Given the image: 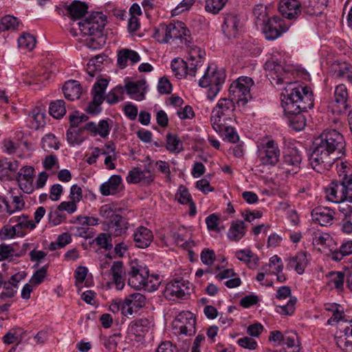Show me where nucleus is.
I'll use <instances>...</instances> for the list:
<instances>
[{
    "mask_svg": "<svg viewBox=\"0 0 352 352\" xmlns=\"http://www.w3.org/2000/svg\"><path fill=\"white\" fill-rule=\"evenodd\" d=\"M345 142L342 135L335 129L323 131L314 142L309 161L313 169L322 173L331 168L344 154Z\"/></svg>",
    "mask_w": 352,
    "mask_h": 352,
    "instance_id": "1",
    "label": "nucleus"
},
{
    "mask_svg": "<svg viewBox=\"0 0 352 352\" xmlns=\"http://www.w3.org/2000/svg\"><path fill=\"white\" fill-rule=\"evenodd\" d=\"M280 98L285 113L293 116L289 118L291 126L296 131L302 130L306 122L300 113L313 107L312 91L306 86L290 84L283 88Z\"/></svg>",
    "mask_w": 352,
    "mask_h": 352,
    "instance_id": "2",
    "label": "nucleus"
},
{
    "mask_svg": "<svg viewBox=\"0 0 352 352\" xmlns=\"http://www.w3.org/2000/svg\"><path fill=\"white\" fill-rule=\"evenodd\" d=\"M153 38L162 43H171L179 47L190 42V31L181 21L171 23L168 25L160 24L155 28Z\"/></svg>",
    "mask_w": 352,
    "mask_h": 352,
    "instance_id": "3",
    "label": "nucleus"
},
{
    "mask_svg": "<svg viewBox=\"0 0 352 352\" xmlns=\"http://www.w3.org/2000/svg\"><path fill=\"white\" fill-rule=\"evenodd\" d=\"M265 69L267 76L271 79L272 83L277 85H286V87L290 84H298L296 82H292V73L288 66H283L280 62L272 58L268 60L265 64ZM285 88V87H284Z\"/></svg>",
    "mask_w": 352,
    "mask_h": 352,
    "instance_id": "4",
    "label": "nucleus"
},
{
    "mask_svg": "<svg viewBox=\"0 0 352 352\" xmlns=\"http://www.w3.org/2000/svg\"><path fill=\"white\" fill-rule=\"evenodd\" d=\"M280 150L272 139H264L257 145V157L261 164L274 166L279 161Z\"/></svg>",
    "mask_w": 352,
    "mask_h": 352,
    "instance_id": "5",
    "label": "nucleus"
},
{
    "mask_svg": "<svg viewBox=\"0 0 352 352\" xmlns=\"http://www.w3.org/2000/svg\"><path fill=\"white\" fill-rule=\"evenodd\" d=\"M253 80L248 76H241L233 81L230 86L229 93L238 103L245 105L251 98V88Z\"/></svg>",
    "mask_w": 352,
    "mask_h": 352,
    "instance_id": "6",
    "label": "nucleus"
},
{
    "mask_svg": "<svg viewBox=\"0 0 352 352\" xmlns=\"http://www.w3.org/2000/svg\"><path fill=\"white\" fill-rule=\"evenodd\" d=\"M234 110L235 104L232 99L221 98L212 111L210 121L212 127L219 129L218 122L232 121Z\"/></svg>",
    "mask_w": 352,
    "mask_h": 352,
    "instance_id": "7",
    "label": "nucleus"
},
{
    "mask_svg": "<svg viewBox=\"0 0 352 352\" xmlns=\"http://www.w3.org/2000/svg\"><path fill=\"white\" fill-rule=\"evenodd\" d=\"M148 269L137 261H132L127 272L128 285L135 289L140 290L144 287L145 278L148 277Z\"/></svg>",
    "mask_w": 352,
    "mask_h": 352,
    "instance_id": "8",
    "label": "nucleus"
},
{
    "mask_svg": "<svg viewBox=\"0 0 352 352\" xmlns=\"http://www.w3.org/2000/svg\"><path fill=\"white\" fill-rule=\"evenodd\" d=\"M105 16L102 13H93L89 17L78 23L79 29L85 35H96L102 32L105 25Z\"/></svg>",
    "mask_w": 352,
    "mask_h": 352,
    "instance_id": "9",
    "label": "nucleus"
},
{
    "mask_svg": "<svg viewBox=\"0 0 352 352\" xmlns=\"http://www.w3.org/2000/svg\"><path fill=\"white\" fill-rule=\"evenodd\" d=\"M190 283L183 278L168 283L164 289V296L170 300L186 298L190 294Z\"/></svg>",
    "mask_w": 352,
    "mask_h": 352,
    "instance_id": "10",
    "label": "nucleus"
},
{
    "mask_svg": "<svg viewBox=\"0 0 352 352\" xmlns=\"http://www.w3.org/2000/svg\"><path fill=\"white\" fill-rule=\"evenodd\" d=\"M261 26L265 38L268 40L277 38L289 29L285 21L277 16L268 19Z\"/></svg>",
    "mask_w": 352,
    "mask_h": 352,
    "instance_id": "11",
    "label": "nucleus"
},
{
    "mask_svg": "<svg viewBox=\"0 0 352 352\" xmlns=\"http://www.w3.org/2000/svg\"><path fill=\"white\" fill-rule=\"evenodd\" d=\"M302 157L300 152L295 148H289L283 155L281 168L287 175H295L300 168Z\"/></svg>",
    "mask_w": 352,
    "mask_h": 352,
    "instance_id": "12",
    "label": "nucleus"
},
{
    "mask_svg": "<svg viewBox=\"0 0 352 352\" xmlns=\"http://www.w3.org/2000/svg\"><path fill=\"white\" fill-rule=\"evenodd\" d=\"M226 79V73L215 65H209L203 77L199 80V85L202 87L208 86H221Z\"/></svg>",
    "mask_w": 352,
    "mask_h": 352,
    "instance_id": "13",
    "label": "nucleus"
},
{
    "mask_svg": "<svg viewBox=\"0 0 352 352\" xmlns=\"http://www.w3.org/2000/svg\"><path fill=\"white\" fill-rule=\"evenodd\" d=\"M146 304V298L140 293H133L126 297L122 307V314L129 317L143 307Z\"/></svg>",
    "mask_w": 352,
    "mask_h": 352,
    "instance_id": "14",
    "label": "nucleus"
},
{
    "mask_svg": "<svg viewBox=\"0 0 352 352\" xmlns=\"http://www.w3.org/2000/svg\"><path fill=\"white\" fill-rule=\"evenodd\" d=\"M188 51V62L190 65V76H195L197 69L202 65L203 59L206 55L205 51L198 46L187 43L184 45Z\"/></svg>",
    "mask_w": 352,
    "mask_h": 352,
    "instance_id": "15",
    "label": "nucleus"
},
{
    "mask_svg": "<svg viewBox=\"0 0 352 352\" xmlns=\"http://www.w3.org/2000/svg\"><path fill=\"white\" fill-rule=\"evenodd\" d=\"M348 93L345 85L336 86L333 98L330 102L329 108L333 113L341 114L345 112L347 108L346 99Z\"/></svg>",
    "mask_w": 352,
    "mask_h": 352,
    "instance_id": "16",
    "label": "nucleus"
},
{
    "mask_svg": "<svg viewBox=\"0 0 352 352\" xmlns=\"http://www.w3.org/2000/svg\"><path fill=\"white\" fill-rule=\"evenodd\" d=\"M278 10L283 17L296 19L301 14L302 5L299 0H280Z\"/></svg>",
    "mask_w": 352,
    "mask_h": 352,
    "instance_id": "17",
    "label": "nucleus"
},
{
    "mask_svg": "<svg viewBox=\"0 0 352 352\" xmlns=\"http://www.w3.org/2000/svg\"><path fill=\"white\" fill-rule=\"evenodd\" d=\"M108 81L106 79H100L93 87L91 93L93 95V104L88 107L89 111L96 113L99 111L98 107L104 100V92L108 85Z\"/></svg>",
    "mask_w": 352,
    "mask_h": 352,
    "instance_id": "18",
    "label": "nucleus"
},
{
    "mask_svg": "<svg viewBox=\"0 0 352 352\" xmlns=\"http://www.w3.org/2000/svg\"><path fill=\"white\" fill-rule=\"evenodd\" d=\"M154 175L150 166L146 167L144 170L140 168H133L126 177L128 183L137 184L142 182L143 184H149L153 181Z\"/></svg>",
    "mask_w": 352,
    "mask_h": 352,
    "instance_id": "19",
    "label": "nucleus"
},
{
    "mask_svg": "<svg viewBox=\"0 0 352 352\" xmlns=\"http://www.w3.org/2000/svg\"><path fill=\"white\" fill-rule=\"evenodd\" d=\"M112 124L111 120H101L98 124L94 122H87L85 125V129L94 136L99 135L102 138H106L109 135Z\"/></svg>",
    "mask_w": 352,
    "mask_h": 352,
    "instance_id": "20",
    "label": "nucleus"
},
{
    "mask_svg": "<svg viewBox=\"0 0 352 352\" xmlns=\"http://www.w3.org/2000/svg\"><path fill=\"white\" fill-rule=\"evenodd\" d=\"M129 228L127 221L122 216H116L107 224L105 229L111 236H121Z\"/></svg>",
    "mask_w": 352,
    "mask_h": 352,
    "instance_id": "21",
    "label": "nucleus"
},
{
    "mask_svg": "<svg viewBox=\"0 0 352 352\" xmlns=\"http://www.w3.org/2000/svg\"><path fill=\"white\" fill-rule=\"evenodd\" d=\"M185 319H189L188 327L184 326H175L174 327L176 329H178L179 334L185 336H192L195 333V323L196 320L193 316V314L189 311H182L179 313L176 317V322H184Z\"/></svg>",
    "mask_w": 352,
    "mask_h": 352,
    "instance_id": "22",
    "label": "nucleus"
},
{
    "mask_svg": "<svg viewBox=\"0 0 352 352\" xmlns=\"http://www.w3.org/2000/svg\"><path fill=\"white\" fill-rule=\"evenodd\" d=\"M334 214L333 210L326 207H318L311 212L312 220L322 226L331 224Z\"/></svg>",
    "mask_w": 352,
    "mask_h": 352,
    "instance_id": "23",
    "label": "nucleus"
},
{
    "mask_svg": "<svg viewBox=\"0 0 352 352\" xmlns=\"http://www.w3.org/2000/svg\"><path fill=\"white\" fill-rule=\"evenodd\" d=\"M133 237L135 246L139 248H147L153 239L152 232L144 226L138 228L134 231Z\"/></svg>",
    "mask_w": 352,
    "mask_h": 352,
    "instance_id": "24",
    "label": "nucleus"
},
{
    "mask_svg": "<svg viewBox=\"0 0 352 352\" xmlns=\"http://www.w3.org/2000/svg\"><path fill=\"white\" fill-rule=\"evenodd\" d=\"M342 183L332 182L326 188V197L329 201L334 203H340L344 201L346 195L344 190Z\"/></svg>",
    "mask_w": 352,
    "mask_h": 352,
    "instance_id": "25",
    "label": "nucleus"
},
{
    "mask_svg": "<svg viewBox=\"0 0 352 352\" xmlns=\"http://www.w3.org/2000/svg\"><path fill=\"white\" fill-rule=\"evenodd\" d=\"M123 264L120 261L113 262L111 265L109 275L111 276L113 283L118 290H122L124 285Z\"/></svg>",
    "mask_w": 352,
    "mask_h": 352,
    "instance_id": "26",
    "label": "nucleus"
},
{
    "mask_svg": "<svg viewBox=\"0 0 352 352\" xmlns=\"http://www.w3.org/2000/svg\"><path fill=\"white\" fill-rule=\"evenodd\" d=\"M239 19L237 15L227 14L222 25L223 32L228 37H234L237 34Z\"/></svg>",
    "mask_w": 352,
    "mask_h": 352,
    "instance_id": "27",
    "label": "nucleus"
},
{
    "mask_svg": "<svg viewBox=\"0 0 352 352\" xmlns=\"http://www.w3.org/2000/svg\"><path fill=\"white\" fill-rule=\"evenodd\" d=\"M152 321L146 318L132 321L128 328L129 333L137 336H143L152 327Z\"/></svg>",
    "mask_w": 352,
    "mask_h": 352,
    "instance_id": "28",
    "label": "nucleus"
},
{
    "mask_svg": "<svg viewBox=\"0 0 352 352\" xmlns=\"http://www.w3.org/2000/svg\"><path fill=\"white\" fill-rule=\"evenodd\" d=\"M121 184L122 178L120 175H112L108 181L100 185V192L104 196L115 195L118 192Z\"/></svg>",
    "mask_w": 352,
    "mask_h": 352,
    "instance_id": "29",
    "label": "nucleus"
},
{
    "mask_svg": "<svg viewBox=\"0 0 352 352\" xmlns=\"http://www.w3.org/2000/svg\"><path fill=\"white\" fill-rule=\"evenodd\" d=\"M125 89L131 98L140 101L144 98L146 82L143 80L129 82L125 85Z\"/></svg>",
    "mask_w": 352,
    "mask_h": 352,
    "instance_id": "30",
    "label": "nucleus"
},
{
    "mask_svg": "<svg viewBox=\"0 0 352 352\" xmlns=\"http://www.w3.org/2000/svg\"><path fill=\"white\" fill-rule=\"evenodd\" d=\"M18 274L12 276L10 279L8 281L1 282L0 279L1 285H3V290L0 294V298L3 300L13 298L17 292V284L19 282Z\"/></svg>",
    "mask_w": 352,
    "mask_h": 352,
    "instance_id": "31",
    "label": "nucleus"
},
{
    "mask_svg": "<svg viewBox=\"0 0 352 352\" xmlns=\"http://www.w3.org/2000/svg\"><path fill=\"white\" fill-rule=\"evenodd\" d=\"M287 262L289 268H294L298 274H302L308 263L307 253L300 252L295 256L289 258Z\"/></svg>",
    "mask_w": 352,
    "mask_h": 352,
    "instance_id": "32",
    "label": "nucleus"
},
{
    "mask_svg": "<svg viewBox=\"0 0 352 352\" xmlns=\"http://www.w3.org/2000/svg\"><path fill=\"white\" fill-rule=\"evenodd\" d=\"M65 97L69 100L78 99L82 94V87L79 82L69 80L63 87Z\"/></svg>",
    "mask_w": 352,
    "mask_h": 352,
    "instance_id": "33",
    "label": "nucleus"
},
{
    "mask_svg": "<svg viewBox=\"0 0 352 352\" xmlns=\"http://www.w3.org/2000/svg\"><path fill=\"white\" fill-rule=\"evenodd\" d=\"M140 59L138 52L132 50L122 49L118 53V63L123 67L127 65L129 61L133 65L138 63Z\"/></svg>",
    "mask_w": 352,
    "mask_h": 352,
    "instance_id": "34",
    "label": "nucleus"
},
{
    "mask_svg": "<svg viewBox=\"0 0 352 352\" xmlns=\"http://www.w3.org/2000/svg\"><path fill=\"white\" fill-rule=\"evenodd\" d=\"M85 126L82 128H69L66 133L68 144L72 146L80 145L86 139Z\"/></svg>",
    "mask_w": 352,
    "mask_h": 352,
    "instance_id": "35",
    "label": "nucleus"
},
{
    "mask_svg": "<svg viewBox=\"0 0 352 352\" xmlns=\"http://www.w3.org/2000/svg\"><path fill=\"white\" fill-rule=\"evenodd\" d=\"M231 121L219 122H218L219 129L213 128L221 136H224L228 141L235 143L239 140V135L233 127H232L229 122Z\"/></svg>",
    "mask_w": 352,
    "mask_h": 352,
    "instance_id": "36",
    "label": "nucleus"
},
{
    "mask_svg": "<svg viewBox=\"0 0 352 352\" xmlns=\"http://www.w3.org/2000/svg\"><path fill=\"white\" fill-rule=\"evenodd\" d=\"M245 223L241 220L233 221L228 232V237L233 241H239L245 234Z\"/></svg>",
    "mask_w": 352,
    "mask_h": 352,
    "instance_id": "37",
    "label": "nucleus"
},
{
    "mask_svg": "<svg viewBox=\"0 0 352 352\" xmlns=\"http://www.w3.org/2000/svg\"><path fill=\"white\" fill-rule=\"evenodd\" d=\"M10 223L14 224L13 226L20 232H24L23 230H33L36 228V223L28 219V217L25 214L19 216H14L9 220Z\"/></svg>",
    "mask_w": 352,
    "mask_h": 352,
    "instance_id": "38",
    "label": "nucleus"
},
{
    "mask_svg": "<svg viewBox=\"0 0 352 352\" xmlns=\"http://www.w3.org/2000/svg\"><path fill=\"white\" fill-rule=\"evenodd\" d=\"M171 69L176 77L181 78L186 74L190 75V65L188 62L184 61L183 59L177 58L171 62Z\"/></svg>",
    "mask_w": 352,
    "mask_h": 352,
    "instance_id": "39",
    "label": "nucleus"
},
{
    "mask_svg": "<svg viewBox=\"0 0 352 352\" xmlns=\"http://www.w3.org/2000/svg\"><path fill=\"white\" fill-rule=\"evenodd\" d=\"M333 70L336 77L346 79L352 84V65L346 63L336 64Z\"/></svg>",
    "mask_w": 352,
    "mask_h": 352,
    "instance_id": "40",
    "label": "nucleus"
},
{
    "mask_svg": "<svg viewBox=\"0 0 352 352\" xmlns=\"http://www.w3.org/2000/svg\"><path fill=\"white\" fill-rule=\"evenodd\" d=\"M31 124L35 130H38L45 124V111L41 107H36L31 111Z\"/></svg>",
    "mask_w": 352,
    "mask_h": 352,
    "instance_id": "41",
    "label": "nucleus"
},
{
    "mask_svg": "<svg viewBox=\"0 0 352 352\" xmlns=\"http://www.w3.org/2000/svg\"><path fill=\"white\" fill-rule=\"evenodd\" d=\"M87 6L80 1H75L67 8V13L74 19H79L87 12Z\"/></svg>",
    "mask_w": 352,
    "mask_h": 352,
    "instance_id": "42",
    "label": "nucleus"
},
{
    "mask_svg": "<svg viewBox=\"0 0 352 352\" xmlns=\"http://www.w3.org/2000/svg\"><path fill=\"white\" fill-rule=\"evenodd\" d=\"M235 255L239 261L246 263L250 268H254L257 265L256 256L249 249L236 251Z\"/></svg>",
    "mask_w": 352,
    "mask_h": 352,
    "instance_id": "43",
    "label": "nucleus"
},
{
    "mask_svg": "<svg viewBox=\"0 0 352 352\" xmlns=\"http://www.w3.org/2000/svg\"><path fill=\"white\" fill-rule=\"evenodd\" d=\"M327 277L330 287H333L339 290L342 289L344 281V274L343 272H331L327 275Z\"/></svg>",
    "mask_w": 352,
    "mask_h": 352,
    "instance_id": "44",
    "label": "nucleus"
},
{
    "mask_svg": "<svg viewBox=\"0 0 352 352\" xmlns=\"http://www.w3.org/2000/svg\"><path fill=\"white\" fill-rule=\"evenodd\" d=\"M41 147L47 151L58 150L60 147L59 141L53 133H47L41 139Z\"/></svg>",
    "mask_w": 352,
    "mask_h": 352,
    "instance_id": "45",
    "label": "nucleus"
},
{
    "mask_svg": "<svg viewBox=\"0 0 352 352\" xmlns=\"http://www.w3.org/2000/svg\"><path fill=\"white\" fill-rule=\"evenodd\" d=\"M50 113L54 118L59 119L66 113L65 102L63 100H57L50 103Z\"/></svg>",
    "mask_w": 352,
    "mask_h": 352,
    "instance_id": "46",
    "label": "nucleus"
},
{
    "mask_svg": "<svg viewBox=\"0 0 352 352\" xmlns=\"http://www.w3.org/2000/svg\"><path fill=\"white\" fill-rule=\"evenodd\" d=\"M182 142L176 134L168 133L166 135V148L170 152L179 153L182 150Z\"/></svg>",
    "mask_w": 352,
    "mask_h": 352,
    "instance_id": "47",
    "label": "nucleus"
},
{
    "mask_svg": "<svg viewBox=\"0 0 352 352\" xmlns=\"http://www.w3.org/2000/svg\"><path fill=\"white\" fill-rule=\"evenodd\" d=\"M18 44L21 50L31 51L36 45V39L30 34H23L19 38Z\"/></svg>",
    "mask_w": 352,
    "mask_h": 352,
    "instance_id": "48",
    "label": "nucleus"
},
{
    "mask_svg": "<svg viewBox=\"0 0 352 352\" xmlns=\"http://www.w3.org/2000/svg\"><path fill=\"white\" fill-rule=\"evenodd\" d=\"M19 25V21L17 18L7 15L3 17L0 22V30L2 31L16 30Z\"/></svg>",
    "mask_w": 352,
    "mask_h": 352,
    "instance_id": "49",
    "label": "nucleus"
},
{
    "mask_svg": "<svg viewBox=\"0 0 352 352\" xmlns=\"http://www.w3.org/2000/svg\"><path fill=\"white\" fill-rule=\"evenodd\" d=\"M283 343L289 348L292 349L293 352L300 351V342L298 336L294 332L287 333L284 335Z\"/></svg>",
    "mask_w": 352,
    "mask_h": 352,
    "instance_id": "50",
    "label": "nucleus"
},
{
    "mask_svg": "<svg viewBox=\"0 0 352 352\" xmlns=\"http://www.w3.org/2000/svg\"><path fill=\"white\" fill-rule=\"evenodd\" d=\"M23 331L21 329H14L8 332L3 338L4 343L10 344L12 343L19 344L23 339Z\"/></svg>",
    "mask_w": 352,
    "mask_h": 352,
    "instance_id": "51",
    "label": "nucleus"
},
{
    "mask_svg": "<svg viewBox=\"0 0 352 352\" xmlns=\"http://www.w3.org/2000/svg\"><path fill=\"white\" fill-rule=\"evenodd\" d=\"M228 0H206L205 10L213 14H218L226 6Z\"/></svg>",
    "mask_w": 352,
    "mask_h": 352,
    "instance_id": "52",
    "label": "nucleus"
},
{
    "mask_svg": "<svg viewBox=\"0 0 352 352\" xmlns=\"http://www.w3.org/2000/svg\"><path fill=\"white\" fill-rule=\"evenodd\" d=\"M16 245H0V261L8 259L10 257H21V254H16Z\"/></svg>",
    "mask_w": 352,
    "mask_h": 352,
    "instance_id": "53",
    "label": "nucleus"
},
{
    "mask_svg": "<svg viewBox=\"0 0 352 352\" xmlns=\"http://www.w3.org/2000/svg\"><path fill=\"white\" fill-rule=\"evenodd\" d=\"M352 254V241L344 242L338 251L333 253L332 258L335 261H341L344 256Z\"/></svg>",
    "mask_w": 352,
    "mask_h": 352,
    "instance_id": "54",
    "label": "nucleus"
},
{
    "mask_svg": "<svg viewBox=\"0 0 352 352\" xmlns=\"http://www.w3.org/2000/svg\"><path fill=\"white\" fill-rule=\"evenodd\" d=\"M160 283L161 279L159 275L152 274L149 276L148 274V277L145 278L144 287H142V289L149 292H152L158 289Z\"/></svg>",
    "mask_w": 352,
    "mask_h": 352,
    "instance_id": "55",
    "label": "nucleus"
},
{
    "mask_svg": "<svg viewBox=\"0 0 352 352\" xmlns=\"http://www.w3.org/2000/svg\"><path fill=\"white\" fill-rule=\"evenodd\" d=\"M12 197V202L10 204L8 203V215H11L16 211H20L25 207V201L22 195H15Z\"/></svg>",
    "mask_w": 352,
    "mask_h": 352,
    "instance_id": "56",
    "label": "nucleus"
},
{
    "mask_svg": "<svg viewBox=\"0 0 352 352\" xmlns=\"http://www.w3.org/2000/svg\"><path fill=\"white\" fill-rule=\"evenodd\" d=\"M25 232H20L14 226H6L0 231L1 239H11L14 236H23Z\"/></svg>",
    "mask_w": 352,
    "mask_h": 352,
    "instance_id": "57",
    "label": "nucleus"
},
{
    "mask_svg": "<svg viewBox=\"0 0 352 352\" xmlns=\"http://www.w3.org/2000/svg\"><path fill=\"white\" fill-rule=\"evenodd\" d=\"M102 340L103 345L107 352H118V344L120 340V337L118 335L113 334L109 337H104Z\"/></svg>",
    "mask_w": 352,
    "mask_h": 352,
    "instance_id": "58",
    "label": "nucleus"
},
{
    "mask_svg": "<svg viewBox=\"0 0 352 352\" xmlns=\"http://www.w3.org/2000/svg\"><path fill=\"white\" fill-rule=\"evenodd\" d=\"M117 208L113 204H105L101 206L100 209V215L105 219H109L111 221L112 219H114L116 216H120V214H116Z\"/></svg>",
    "mask_w": 352,
    "mask_h": 352,
    "instance_id": "59",
    "label": "nucleus"
},
{
    "mask_svg": "<svg viewBox=\"0 0 352 352\" xmlns=\"http://www.w3.org/2000/svg\"><path fill=\"white\" fill-rule=\"evenodd\" d=\"M254 15L256 19V23L258 25H261L268 19H267V8L263 5H257L254 7L253 10Z\"/></svg>",
    "mask_w": 352,
    "mask_h": 352,
    "instance_id": "60",
    "label": "nucleus"
},
{
    "mask_svg": "<svg viewBox=\"0 0 352 352\" xmlns=\"http://www.w3.org/2000/svg\"><path fill=\"white\" fill-rule=\"evenodd\" d=\"M236 343L242 348L249 351H254L258 347L257 342L252 337L244 336L236 340Z\"/></svg>",
    "mask_w": 352,
    "mask_h": 352,
    "instance_id": "61",
    "label": "nucleus"
},
{
    "mask_svg": "<svg viewBox=\"0 0 352 352\" xmlns=\"http://www.w3.org/2000/svg\"><path fill=\"white\" fill-rule=\"evenodd\" d=\"M175 199L182 204H188L192 201V197L186 187L180 186L175 194Z\"/></svg>",
    "mask_w": 352,
    "mask_h": 352,
    "instance_id": "62",
    "label": "nucleus"
},
{
    "mask_svg": "<svg viewBox=\"0 0 352 352\" xmlns=\"http://www.w3.org/2000/svg\"><path fill=\"white\" fill-rule=\"evenodd\" d=\"M111 235L107 233H100L96 238L95 241L96 243L101 248L106 250H110L113 247L111 243Z\"/></svg>",
    "mask_w": 352,
    "mask_h": 352,
    "instance_id": "63",
    "label": "nucleus"
},
{
    "mask_svg": "<svg viewBox=\"0 0 352 352\" xmlns=\"http://www.w3.org/2000/svg\"><path fill=\"white\" fill-rule=\"evenodd\" d=\"M296 298H290L286 305H277L276 310L282 315H290L294 311L296 304Z\"/></svg>",
    "mask_w": 352,
    "mask_h": 352,
    "instance_id": "64",
    "label": "nucleus"
}]
</instances>
